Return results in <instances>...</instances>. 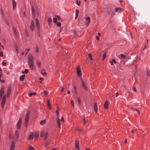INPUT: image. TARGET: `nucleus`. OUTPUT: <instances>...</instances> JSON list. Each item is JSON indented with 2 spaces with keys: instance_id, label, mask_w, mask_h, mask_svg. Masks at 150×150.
I'll list each match as a JSON object with an SVG mask.
<instances>
[{
  "instance_id": "obj_51",
  "label": "nucleus",
  "mask_w": 150,
  "mask_h": 150,
  "mask_svg": "<svg viewBox=\"0 0 150 150\" xmlns=\"http://www.w3.org/2000/svg\"><path fill=\"white\" fill-rule=\"evenodd\" d=\"M44 94L46 95H47L48 93L46 91H44Z\"/></svg>"
},
{
  "instance_id": "obj_61",
  "label": "nucleus",
  "mask_w": 150,
  "mask_h": 150,
  "mask_svg": "<svg viewBox=\"0 0 150 150\" xmlns=\"http://www.w3.org/2000/svg\"><path fill=\"white\" fill-rule=\"evenodd\" d=\"M40 79V81H43V80H44V78H42V77H40V79Z\"/></svg>"
},
{
  "instance_id": "obj_8",
  "label": "nucleus",
  "mask_w": 150,
  "mask_h": 150,
  "mask_svg": "<svg viewBox=\"0 0 150 150\" xmlns=\"http://www.w3.org/2000/svg\"><path fill=\"white\" fill-rule=\"evenodd\" d=\"M15 148V143L14 141L12 142L10 146V150H14Z\"/></svg>"
},
{
  "instance_id": "obj_32",
  "label": "nucleus",
  "mask_w": 150,
  "mask_h": 150,
  "mask_svg": "<svg viewBox=\"0 0 150 150\" xmlns=\"http://www.w3.org/2000/svg\"><path fill=\"white\" fill-rule=\"evenodd\" d=\"M36 93L35 92L31 93H30L29 94L28 96L29 97H31L33 95H35L36 94Z\"/></svg>"
},
{
  "instance_id": "obj_13",
  "label": "nucleus",
  "mask_w": 150,
  "mask_h": 150,
  "mask_svg": "<svg viewBox=\"0 0 150 150\" xmlns=\"http://www.w3.org/2000/svg\"><path fill=\"white\" fill-rule=\"evenodd\" d=\"M130 108L131 110H132L134 112V113L135 114L137 113L138 114H139L140 112L139 110L137 109H134L133 108Z\"/></svg>"
},
{
  "instance_id": "obj_62",
  "label": "nucleus",
  "mask_w": 150,
  "mask_h": 150,
  "mask_svg": "<svg viewBox=\"0 0 150 150\" xmlns=\"http://www.w3.org/2000/svg\"><path fill=\"white\" fill-rule=\"evenodd\" d=\"M64 90V88L63 87H62V88H61V92H63Z\"/></svg>"
},
{
  "instance_id": "obj_22",
  "label": "nucleus",
  "mask_w": 150,
  "mask_h": 150,
  "mask_svg": "<svg viewBox=\"0 0 150 150\" xmlns=\"http://www.w3.org/2000/svg\"><path fill=\"white\" fill-rule=\"evenodd\" d=\"M48 23L49 25H51L52 23V19L51 18L49 17L48 18Z\"/></svg>"
},
{
  "instance_id": "obj_21",
  "label": "nucleus",
  "mask_w": 150,
  "mask_h": 150,
  "mask_svg": "<svg viewBox=\"0 0 150 150\" xmlns=\"http://www.w3.org/2000/svg\"><path fill=\"white\" fill-rule=\"evenodd\" d=\"M34 137V134L33 133H31L30 134L29 138L28 139L29 140H32Z\"/></svg>"
},
{
  "instance_id": "obj_50",
  "label": "nucleus",
  "mask_w": 150,
  "mask_h": 150,
  "mask_svg": "<svg viewBox=\"0 0 150 150\" xmlns=\"http://www.w3.org/2000/svg\"><path fill=\"white\" fill-rule=\"evenodd\" d=\"M56 113L57 114L58 116L59 115V113L58 110H56Z\"/></svg>"
},
{
  "instance_id": "obj_47",
  "label": "nucleus",
  "mask_w": 150,
  "mask_h": 150,
  "mask_svg": "<svg viewBox=\"0 0 150 150\" xmlns=\"http://www.w3.org/2000/svg\"><path fill=\"white\" fill-rule=\"evenodd\" d=\"M121 56L122 58H125V56L124 54H121Z\"/></svg>"
},
{
  "instance_id": "obj_56",
  "label": "nucleus",
  "mask_w": 150,
  "mask_h": 150,
  "mask_svg": "<svg viewBox=\"0 0 150 150\" xmlns=\"http://www.w3.org/2000/svg\"><path fill=\"white\" fill-rule=\"evenodd\" d=\"M76 12V14H78V13H79V11L78 9H76L75 11Z\"/></svg>"
},
{
  "instance_id": "obj_43",
  "label": "nucleus",
  "mask_w": 150,
  "mask_h": 150,
  "mask_svg": "<svg viewBox=\"0 0 150 150\" xmlns=\"http://www.w3.org/2000/svg\"><path fill=\"white\" fill-rule=\"evenodd\" d=\"M55 17L58 19L59 20H60L61 19L60 17L58 15H56Z\"/></svg>"
},
{
  "instance_id": "obj_19",
  "label": "nucleus",
  "mask_w": 150,
  "mask_h": 150,
  "mask_svg": "<svg viewBox=\"0 0 150 150\" xmlns=\"http://www.w3.org/2000/svg\"><path fill=\"white\" fill-rule=\"evenodd\" d=\"M57 124L58 126L60 128L61 127V124H60V119L59 117H57Z\"/></svg>"
},
{
  "instance_id": "obj_17",
  "label": "nucleus",
  "mask_w": 150,
  "mask_h": 150,
  "mask_svg": "<svg viewBox=\"0 0 150 150\" xmlns=\"http://www.w3.org/2000/svg\"><path fill=\"white\" fill-rule=\"evenodd\" d=\"M12 5L13 10H14L16 6V2L15 0H12Z\"/></svg>"
},
{
  "instance_id": "obj_14",
  "label": "nucleus",
  "mask_w": 150,
  "mask_h": 150,
  "mask_svg": "<svg viewBox=\"0 0 150 150\" xmlns=\"http://www.w3.org/2000/svg\"><path fill=\"white\" fill-rule=\"evenodd\" d=\"M79 142L78 140L75 141V146L76 150L80 149L79 147Z\"/></svg>"
},
{
  "instance_id": "obj_44",
  "label": "nucleus",
  "mask_w": 150,
  "mask_h": 150,
  "mask_svg": "<svg viewBox=\"0 0 150 150\" xmlns=\"http://www.w3.org/2000/svg\"><path fill=\"white\" fill-rule=\"evenodd\" d=\"M74 90L75 92H76L77 91V88L76 86H74Z\"/></svg>"
},
{
  "instance_id": "obj_46",
  "label": "nucleus",
  "mask_w": 150,
  "mask_h": 150,
  "mask_svg": "<svg viewBox=\"0 0 150 150\" xmlns=\"http://www.w3.org/2000/svg\"><path fill=\"white\" fill-rule=\"evenodd\" d=\"M71 104L72 105V107H74V103L73 100H72L71 101Z\"/></svg>"
},
{
  "instance_id": "obj_64",
  "label": "nucleus",
  "mask_w": 150,
  "mask_h": 150,
  "mask_svg": "<svg viewBox=\"0 0 150 150\" xmlns=\"http://www.w3.org/2000/svg\"><path fill=\"white\" fill-rule=\"evenodd\" d=\"M78 14H75V19L77 18V17H78Z\"/></svg>"
},
{
  "instance_id": "obj_16",
  "label": "nucleus",
  "mask_w": 150,
  "mask_h": 150,
  "mask_svg": "<svg viewBox=\"0 0 150 150\" xmlns=\"http://www.w3.org/2000/svg\"><path fill=\"white\" fill-rule=\"evenodd\" d=\"M39 133L38 132H36L35 133V139L37 140L38 137Z\"/></svg>"
},
{
  "instance_id": "obj_23",
  "label": "nucleus",
  "mask_w": 150,
  "mask_h": 150,
  "mask_svg": "<svg viewBox=\"0 0 150 150\" xmlns=\"http://www.w3.org/2000/svg\"><path fill=\"white\" fill-rule=\"evenodd\" d=\"M47 106L49 109H51V105L50 103V101L47 100Z\"/></svg>"
},
{
  "instance_id": "obj_49",
  "label": "nucleus",
  "mask_w": 150,
  "mask_h": 150,
  "mask_svg": "<svg viewBox=\"0 0 150 150\" xmlns=\"http://www.w3.org/2000/svg\"><path fill=\"white\" fill-rule=\"evenodd\" d=\"M147 73L148 76H149L150 75V71L149 70H147Z\"/></svg>"
},
{
  "instance_id": "obj_20",
  "label": "nucleus",
  "mask_w": 150,
  "mask_h": 150,
  "mask_svg": "<svg viewBox=\"0 0 150 150\" xmlns=\"http://www.w3.org/2000/svg\"><path fill=\"white\" fill-rule=\"evenodd\" d=\"M110 62L111 65H113L114 63L116 64L117 63V62L115 59H113L112 60L110 61Z\"/></svg>"
},
{
  "instance_id": "obj_54",
  "label": "nucleus",
  "mask_w": 150,
  "mask_h": 150,
  "mask_svg": "<svg viewBox=\"0 0 150 150\" xmlns=\"http://www.w3.org/2000/svg\"><path fill=\"white\" fill-rule=\"evenodd\" d=\"M76 4H77L79 6L80 4V2H79L78 1H76Z\"/></svg>"
},
{
  "instance_id": "obj_53",
  "label": "nucleus",
  "mask_w": 150,
  "mask_h": 150,
  "mask_svg": "<svg viewBox=\"0 0 150 150\" xmlns=\"http://www.w3.org/2000/svg\"><path fill=\"white\" fill-rule=\"evenodd\" d=\"M36 52H39V48L38 46H37L36 49Z\"/></svg>"
},
{
  "instance_id": "obj_12",
  "label": "nucleus",
  "mask_w": 150,
  "mask_h": 150,
  "mask_svg": "<svg viewBox=\"0 0 150 150\" xmlns=\"http://www.w3.org/2000/svg\"><path fill=\"white\" fill-rule=\"evenodd\" d=\"M82 86L84 89L86 91L87 90V87L85 84L84 82L82 80L81 81Z\"/></svg>"
},
{
  "instance_id": "obj_42",
  "label": "nucleus",
  "mask_w": 150,
  "mask_h": 150,
  "mask_svg": "<svg viewBox=\"0 0 150 150\" xmlns=\"http://www.w3.org/2000/svg\"><path fill=\"white\" fill-rule=\"evenodd\" d=\"M25 34H26V36L27 37H28L29 36V34H28V32L26 30H25Z\"/></svg>"
},
{
  "instance_id": "obj_11",
  "label": "nucleus",
  "mask_w": 150,
  "mask_h": 150,
  "mask_svg": "<svg viewBox=\"0 0 150 150\" xmlns=\"http://www.w3.org/2000/svg\"><path fill=\"white\" fill-rule=\"evenodd\" d=\"M4 86L1 87L0 90V96H2L4 92Z\"/></svg>"
},
{
  "instance_id": "obj_3",
  "label": "nucleus",
  "mask_w": 150,
  "mask_h": 150,
  "mask_svg": "<svg viewBox=\"0 0 150 150\" xmlns=\"http://www.w3.org/2000/svg\"><path fill=\"white\" fill-rule=\"evenodd\" d=\"M29 116L30 112L29 111H28L26 113L25 119V126H27L28 125Z\"/></svg>"
},
{
  "instance_id": "obj_18",
  "label": "nucleus",
  "mask_w": 150,
  "mask_h": 150,
  "mask_svg": "<svg viewBox=\"0 0 150 150\" xmlns=\"http://www.w3.org/2000/svg\"><path fill=\"white\" fill-rule=\"evenodd\" d=\"M36 23V26L38 30H39L40 29V27H39V21L38 19L36 18L35 19Z\"/></svg>"
},
{
  "instance_id": "obj_29",
  "label": "nucleus",
  "mask_w": 150,
  "mask_h": 150,
  "mask_svg": "<svg viewBox=\"0 0 150 150\" xmlns=\"http://www.w3.org/2000/svg\"><path fill=\"white\" fill-rule=\"evenodd\" d=\"M101 35V34L100 33H98V35L96 36V39L97 40H99V38Z\"/></svg>"
},
{
  "instance_id": "obj_2",
  "label": "nucleus",
  "mask_w": 150,
  "mask_h": 150,
  "mask_svg": "<svg viewBox=\"0 0 150 150\" xmlns=\"http://www.w3.org/2000/svg\"><path fill=\"white\" fill-rule=\"evenodd\" d=\"M48 136V133L47 132L44 131H42L40 133V136L41 137H44L45 139H47Z\"/></svg>"
},
{
  "instance_id": "obj_1",
  "label": "nucleus",
  "mask_w": 150,
  "mask_h": 150,
  "mask_svg": "<svg viewBox=\"0 0 150 150\" xmlns=\"http://www.w3.org/2000/svg\"><path fill=\"white\" fill-rule=\"evenodd\" d=\"M28 64L30 68L32 69H33L34 63L33 62L34 57L31 55L28 56Z\"/></svg>"
},
{
  "instance_id": "obj_55",
  "label": "nucleus",
  "mask_w": 150,
  "mask_h": 150,
  "mask_svg": "<svg viewBox=\"0 0 150 150\" xmlns=\"http://www.w3.org/2000/svg\"><path fill=\"white\" fill-rule=\"evenodd\" d=\"M41 74L42 75H46L47 74L45 72H41Z\"/></svg>"
},
{
  "instance_id": "obj_31",
  "label": "nucleus",
  "mask_w": 150,
  "mask_h": 150,
  "mask_svg": "<svg viewBox=\"0 0 150 150\" xmlns=\"http://www.w3.org/2000/svg\"><path fill=\"white\" fill-rule=\"evenodd\" d=\"M121 8H115V11L116 12H120L121 11Z\"/></svg>"
},
{
  "instance_id": "obj_41",
  "label": "nucleus",
  "mask_w": 150,
  "mask_h": 150,
  "mask_svg": "<svg viewBox=\"0 0 150 150\" xmlns=\"http://www.w3.org/2000/svg\"><path fill=\"white\" fill-rule=\"evenodd\" d=\"M57 25L59 27H60L61 25V23L60 22H57Z\"/></svg>"
},
{
  "instance_id": "obj_45",
  "label": "nucleus",
  "mask_w": 150,
  "mask_h": 150,
  "mask_svg": "<svg viewBox=\"0 0 150 150\" xmlns=\"http://www.w3.org/2000/svg\"><path fill=\"white\" fill-rule=\"evenodd\" d=\"M3 56V52L2 51H0V56L2 57Z\"/></svg>"
},
{
  "instance_id": "obj_35",
  "label": "nucleus",
  "mask_w": 150,
  "mask_h": 150,
  "mask_svg": "<svg viewBox=\"0 0 150 150\" xmlns=\"http://www.w3.org/2000/svg\"><path fill=\"white\" fill-rule=\"evenodd\" d=\"M29 150H34V148L32 146H29Z\"/></svg>"
},
{
  "instance_id": "obj_25",
  "label": "nucleus",
  "mask_w": 150,
  "mask_h": 150,
  "mask_svg": "<svg viewBox=\"0 0 150 150\" xmlns=\"http://www.w3.org/2000/svg\"><path fill=\"white\" fill-rule=\"evenodd\" d=\"M25 75L24 74L21 75L20 78V81H23L24 79Z\"/></svg>"
},
{
  "instance_id": "obj_39",
  "label": "nucleus",
  "mask_w": 150,
  "mask_h": 150,
  "mask_svg": "<svg viewBox=\"0 0 150 150\" xmlns=\"http://www.w3.org/2000/svg\"><path fill=\"white\" fill-rule=\"evenodd\" d=\"M88 57H89L90 59L91 60H93V58H92V55H91V54H88Z\"/></svg>"
},
{
  "instance_id": "obj_57",
  "label": "nucleus",
  "mask_w": 150,
  "mask_h": 150,
  "mask_svg": "<svg viewBox=\"0 0 150 150\" xmlns=\"http://www.w3.org/2000/svg\"><path fill=\"white\" fill-rule=\"evenodd\" d=\"M78 102L79 103V104H80L81 103V101L80 99L79 98H78Z\"/></svg>"
},
{
  "instance_id": "obj_30",
  "label": "nucleus",
  "mask_w": 150,
  "mask_h": 150,
  "mask_svg": "<svg viewBox=\"0 0 150 150\" xmlns=\"http://www.w3.org/2000/svg\"><path fill=\"white\" fill-rule=\"evenodd\" d=\"M46 120H44L40 121V123L41 125H43L46 123Z\"/></svg>"
},
{
  "instance_id": "obj_27",
  "label": "nucleus",
  "mask_w": 150,
  "mask_h": 150,
  "mask_svg": "<svg viewBox=\"0 0 150 150\" xmlns=\"http://www.w3.org/2000/svg\"><path fill=\"white\" fill-rule=\"evenodd\" d=\"M105 108V109H107L108 108V102L107 101H106L104 104Z\"/></svg>"
},
{
  "instance_id": "obj_6",
  "label": "nucleus",
  "mask_w": 150,
  "mask_h": 150,
  "mask_svg": "<svg viewBox=\"0 0 150 150\" xmlns=\"http://www.w3.org/2000/svg\"><path fill=\"white\" fill-rule=\"evenodd\" d=\"M76 72L78 76L80 77L81 76V72L80 66H78L76 68Z\"/></svg>"
},
{
  "instance_id": "obj_9",
  "label": "nucleus",
  "mask_w": 150,
  "mask_h": 150,
  "mask_svg": "<svg viewBox=\"0 0 150 150\" xmlns=\"http://www.w3.org/2000/svg\"><path fill=\"white\" fill-rule=\"evenodd\" d=\"M35 27V24L34 21L33 20H32L31 22V25L30 26V28L32 31L34 30Z\"/></svg>"
},
{
  "instance_id": "obj_10",
  "label": "nucleus",
  "mask_w": 150,
  "mask_h": 150,
  "mask_svg": "<svg viewBox=\"0 0 150 150\" xmlns=\"http://www.w3.org/2000/svg\"><path fill=\"white\" fill-rule=\"evenodd\" d=\"M19 136V134L18 131L17 130H15V135L14 136L15 139H18Z\"/></svg>"
},
{
  "instance_id": "obj_26",
  "label": "nucleus",
  "mask_w": 150,
  "mask_h": 150,
  "mask_svg": "<svg viewBox=\"0 0 150 150\" xmlns=\"http://www.w3.org/2000/svg\"><path fill=\"white\" fill-rule=\"evenodd\" d=\"M31 8L32 14L34 16L35 15V11L34 8L33 6H32L31 7Z\"/></svg>"
},
{
  "instance_id": "obj_4",
  "label": "nucleus",
  "mask_w": 150,
  "mask_h": 150,
  "mask_svg": "<svg viewBox=\"0 0 150 150\" xmlns=\"http://www.w3.org/2000/svg\"><path fill=\"white\" fill-rule=\"evenodd\" d=\"M6 95L5 94L4 95L1 102V107L2 109L4 108V106L6 100Z\"/></svg>"
},
{
  "instance_id": "obj_59",
  "label": "nucleus",
  "mask_w": 150,
  "mask_h": 150,
  "mask_svg": "<svg viewBox=\"0 0 150 150\" xmlns=\"http://www.w3.org/2000/svg\"><path fill=\"white\" fill-rule=\"evenodd\" d=\"M61 120L62 122V121H63V122H64V118H63V117H62L61 118Z\"/></svg>"
},
{
  "instance_id": "obj_52",
  "label": "nucleus",
  "mask_w": 150,
  "mask_h": 150,
  "mask_svg": "<svg viewBox=\"0 0 150 150\" xmlns=\"http://www.w3.org/2000/svg\"><path fill=\"white\" fill-rule=\"evenodd\" d=\"M132 90L134 91H135V92L136 91H137V90H136V89L135 87L134 86L133 87Z\"/></svg>"
},
{
  "instance_id": "obj_60",
  "label": "nucleus",
  "mask_w": 150,
  "mask_h": 150,
  "mask_svg": "<svg viewBox=\"0 0 150 150\" xmlns=\"http://www.w3.org/2000/svg\"><path fill=\"white\" fill-rule=\"evenodd\" d=\"M136 132V130L135 129H133V130L132 131V134Z\"/></svg>"
},
{
  "instance_id": "obj_63",
  "label": "nucleus",
  "mask_w": 150,
  "mask_h": 150,
  "mask_svg": "<svg viewBox=\"0 0 150 150\" xmlns=\"http://www.w3.org/2000/svg\"><path fill=\"white\" fill-rule=\"evenodd\" d=\"M2 83H5V81L4 80H1V81H0Z\"/></svg>"
},
{
  "instance_id": "obj_40",
  "label": "nucleus",
  "mask_w": 150,
  "mask_h": 150,
  "mask_svg": "<svg viewBox=\"0 0 150 150\" xmlns=\"http://www.w3.org/2000/svg\"><path fill=\"white\" fill-rule=\"evenodd\" d=\"M38 30V32L37 33V35L39 37H40V29L39 30Z\"/></svg>"
},
{
  "instance_id": "obj_38",
  "label": "nucleus",
  "mask_w": 150,
  "mask_h": 150,
  "mask_svg": "<svg viewBox=\"0 0 150 150\" xmlns=\"http://www.w3.org/2000/svg\"><path fill=\"white\" fill-rule=\"evenodd\" d=\"M86 19L88 21V24H89V23L90 22V17H87L86 18Z\"/></svg>"
},
{
  "instance_id": "obj_33",
  "label": "nucleus",
  "mask_w": 150,
  "mask_h": 150,
  "mask_svg": "<svg viewBox=\"0 0 150 150\" xmlns=\"http://www.w3.org/2000/svg\"><path fill=\"white\" fill-rule=\"evenodd\" d=\"M30 50V49L29 48H27L25 50V52H26V53H25V55H27L28 52Z\"/></svg>"
},
{
  "instance_id": "obj_15",
  "label": "nucleus",
  "mask_w": 150,
  "mask_h": 150,
  "mask_svg": "<svg viewBox=\"0 0 150 150\" xmlns=\"http://www.w3.org/2000/svg\"><path fill=\"white\" fill-rule=\"evenodd\" d=\"M94 110L95 112L97 113L98 112V107L96 103L95 102L94 103Z\"/></svg>"
},
{
  "instance_id": "obj_24",
  "label": "nucleus",
  "mask_w": 150,
  "mask_h": 150,
  "mask_svg": "<svg viewBox=\"0 0 150 150\" xmlns=\"http://www.w3.org/2000/svg\"><path fill=\"white\" fill-rule=\"evenodd\" d=\"M36 64L37 66L39 68L41 67V63L40 61L38 60H37L36 61Z\"/></svg>"
},
{
  "instance_id": "obj_36",
  "label": "nucleus",
  "mask_w": 150,
  "mask_h": 150,
  "mask_svg": "<svg viewBox=\"0 0 150 150\" xmlns=\"http://www.w3.org/2000/svg\"><path fill=\"white\" fill-rule=\"evenodd\" d=\"M106 54L105 53L103 55V57L102 58V60L103 61L104 60V59L106 58Z\"/></svg>"
},
{
  "instance_id": "obj_37",
  "label": "nucleus",
  "mask_w": 150,
  "mask_h": 150,
  "mask_svg": "<svg viewBox=\"0 0 150 150\" xmlns=\"http://www.w3.org/2000/svg\"><path fill=\"white\" fill-rule=\"evenodd\" d=\"M53 21L55 23H57V18H53Z\"/></svg>"
},
{
  "instance_id": "obj_58",
  "label": "nucleus",
  "mask_w": 150,
  "mask_h": 150,
  "mask_svg": "<svg viewBox=\"0 0 150 150\" xmlns=\"http://www.w3.org/2000/svg\"><path fill=\"white\" fill-rule=\"evenodd\" d=\"M2 64L4 66H6V63L4 62H3L2 63Z\"/></svg>"
},
{
  "instance_id": "obj_34",
  "label": "nucleus",
  "mask_w": 150,
  "mask_h": 150,
  "mask_svg": "<svg viewBox=\"0 0 150 150\" xmlns=\"http://www.w3.org/2000/svg\"><path fill=\"white\" fill-rule=\"evenodd\" d=\"M13 32H14V34H15V35H17V32H16V29L15 28H13Z\"/></svg>"
},
{
  "instance_id": "obj_7",
  "label": "nucleus",
  "mask_w": 150,
  "mask_h": 150,
  "mask_svg": "<svg viewBox=\"0 0 150 150\" xmlns=\"http://www.w3.org/2000/svg\"><path fill=\"white\" fill-rule=\"evenodd\" d=\"M22 118H20L17 123V127L18 129H19L20 128L22 123Z\"/></svg>"
},
{
  "instance_id": "obj_48",
  "label": "nucleus",
  "mask_w": 150,
  "mask_h": 150,
  "mask_svg": "<svg viewBox=\"0 0 150 150\" xmlns=\"http://www.w3.org/2000/svg\"><path fill=\"white\" fill-rule=\"evenodd\" d=\"M24 71L25 72V74H27L28 71V70L27 69H25Z\"/></svg>"
},
{
  "instance_id": "obj_5",
  "label": "nucleus",
  "mask_w": 150,
  "mask_h": 150,
  "mask_svg": "<svg viewBox=\"0 0 150 150\" xmlns=\"http://www.w3.org/2000/svg\"><path fill=\"white\" fill-rule=\"evenodd\" d=\"M12 87L11 85H8L7 90V97H8L11 93V90Z\"/></svg>"
},
{
  "instance_id": "obj_28",
  "label": "nucleus",
  "mask_w": 150,
  "mask_h": 150,
  "mask_svg": "<svg viewBox=\"0 0 150 150\" xmlns=\"http://www.w3.org/2000/svg\"><path fill=\"white\" fill-rule=\"evenodd\" d=\"M9 138L11 139H15L14 136L11 133H9Z\"/></svg>"
}]
</instances>
